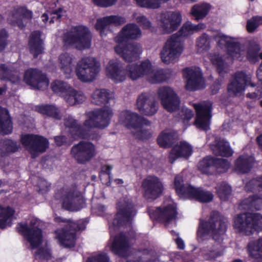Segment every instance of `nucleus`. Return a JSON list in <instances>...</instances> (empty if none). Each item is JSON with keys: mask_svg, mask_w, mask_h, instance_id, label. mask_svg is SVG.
Returning <instances> with one entry per match:
<instances>
[{"mask_svg": "<svg viewBox=\"0 0 262 262\" xmlns=\"http://www.w3.org/2000/svg\"><path fill=\"white\" fill-rule=\"evenodd\" d=\"M122 64L118 59H112L107 64L105 70L107 77L115 83L123 81L126 75L132 80H137L143 76L152 83L165 81L168 78V73L163 69H153L148 60L140 64H128L125 71L122 70Z\"/></svg>", "mask_w": 262, "mask_h": 262, "instance_id": "obj_1", "label": "nucleus"}, {"mask_svg": "<svg viewBox=\"0 0 262 262\" xmlns=\"http://www.w3.org/2000/svg\"><path fill=\"white\" fill-rule=\"evenodd\" d=\"M225 219L218 212H212L208 222L201 221L197 232L199 240L204 241L209 236V245L203 250V255L206 260H214L223 255L225 246L223 235L226 229Z\"/></svg>", "mask_w": 262, "mask_h": 262, "instance_id": "obj_2", "label": "nucleus"}, {"mask_svg": "<svg viewBox=\"0 0 262 262\" xmlns=\"http://www.w3.org/2000/svg\"><path fill=\"white\" fill-rule=\"evenodd\" d=\"M117 207V213L110 227L112 241L111 249L114 253L123 255L130 247L129 238L122 233L115 235V232L121 226H130L136 211L129 198L121 200Z\"/></svg>", "mask_w": 262, "mask_h": 262, "instance_id": "obj_3", "label": "nucleus"}, {"mask_svg": "<svg viewBox=\"0 0 262 262\" xmlns=\"http://www.w3.org/2000/svg\"><path fill=\"white\" fill-rule=\"evenodd\" d=\"M113 115L112 109L108 106H105L88 113L87 119L82 127L79 126L71 116L64 119V124L69 128L70 134L75 139L81 137L93 139L95 137L91 135V129L93 128H104L107 127Z\"/></svg>", "mask_w": 262, "mask_h": 262, "instance_id": "obj_4", "label": "nucleus"}, {"mask_svg": "<svg viewBox=\"0 0 262 262\" xmlns=\"http://www.w3.org/2000/svg\"><path fill=\"white\" fill-rule=\"evenodd\" d=\"M142 32L139 27L135 24L130 23L125 25L115 38L118 45L115 47V52L126 61L136 60L142 52L140 44L135 42L124 45L128 40H136L141 37Z\"/></svg>", "mask_w": 262, "mask_h": 262, "instance_id": "obj_5", "label": "nucleus"}, {"mask_svg": "<svg viewBox=\"0 0 262 262\" xmlns=\"http://www.w3.org/2000/svg\"><path fill=\"white\" fill-rule=\"evenodd\" d=\"M119 121L130 129L140 139H146L151 136L150 122L137 113L129 111H122L119 115Z\"/></svg>", "mask_w": 262, "mask_h": 262, "instance_id": "obj_6", "label": "nucleus"}, {"mask_svg": "<svg viewBox=\"0 0 262 262\" xmlns=\"http://www.w3.org/2000/svg\"><path fill=\"white\" fill-rule=\"evenodd\" d=\"M175 190L180 198L183 199L195 200L201 202H209L213 195L208 191L196 188L188 183H184L182 176L178 175L174 179Z\"/></svg>", "mask_w": 262, "mask_h": 262, "instance_id": "obj_7", "label": "nucleus"}, {"mask_svg": "<svg viewBox=\"0 0 262 262\" xmlns=\"http://www.w3.org/2000/svg\"><path fill=\"white\" fill-rule=\"evenodd\" d=\"M92 34L90 29L83 25L71 28L65 35V43L79 50L88 49L91 45Z\"/></svg>", "mask_w": 262, "mask_h": 262, "instance_id": "obj_8", "label": "nucleus"}, {"mask_svg": "<svg viewBox=\"0 0 262 262\" xmlns=\"http://www.w3.org/2000/svg\"><path fill=\"white\" fill-rule=\"evenodd\" d=\"M100 69V64L96 59L92 57H85L77 62L75 73L78 79L80 81L90 82L97 78Z\"/></svg>", "mask_w": 262, "mask_h": 262, "instance_id": "obj_9", "label": "nucleus"}, {"mask_svg": "<svg viewBox=\"0 0 262 262\" xmlns=\"http://www.w3.org/2000/svg\"><path fill=\"white\" fill-rule=\"evenodd\" d=\"M234 228L242 233L250 235L262 230V215L259 213H243L234 219Z\"/></svg>", "mask_w": 262, "mask_h": 262, "instance_id": "obj_10", "label": "nucleus"}, {"mask_svg": "<svg viewBox=\"0 0 262 262\" xmlns=\"http://www.w3.org/2000/svg\"><path fill=\"white\" fill-rule=\"evenodd\" d=\"M184 50V43L180 36L172 35L166 41L160 55L163 62L166 64L178 61Z\"/></svg>", "mask_w": 262, "mask_h": 262, "instance_id": "obj_11", "label": "nucleus"}, {"mask_svg": "<svg viewBox=\"0 0 262 262\" xmlns=\"http://www.w3.org/2000/svg\"><path fill=\"white\" fill-rule=\"evenodd\" d=\"M215 39L219 46L227 49L232 58L240 60L243 59L245 51L244 47L241 44V39L219 33L215 36Z\"/></svg>", "mask_w": 262, "mask_h": 262, "instance_id": "obj_12", "label": "nucleus"}, {"mask_svg": "<svg viewBox=\"0 0 262 262\" xmlns=\"http://www.w3.org/2000/svg\"><path fill=\"white\" fill-rule=\"evenodd\" d=\"M41 224L40 221L37 219L32 218L29 226L26 224H19L18 226V232L25 236L32 248L37 247L42 242V233L39 229Z\"/></svg>", "mask_w": 262, "mask_h": 262, "instance_id": "obj_13", "label": "nucleus"}, {"mask_svg": "<svg viewBox=\"0 0 262 262\" xmlns=\"http://www.w3.org/2000/svg\"><path fill=\"white\" fill-rule=\"evenodd\" d=\"M143 196L148 200H154L159 198L164 190V185L160 179L154 175L145 178L141 183Z\"/></svg>", "mask_w": 262, "mask_h": 262, "instance_id": "obj_14", "label": "nucleus"}, {"mask_svg": "<svg viewBox=\"0 0 262 262\" xmlns=\"http://www.w3.org/2000/svg\"><path fill=\"white\" fill-rule=\"evenodd\" d=\"M251 79V74L249 73L243 71L236 72L233 79L228 86L229 94L232 96H239L244 93L246 86L254 87L255 84L252 82Z\"/></svg>", "mask_w": 262, "mask_h": 262, "instance_id": "obj_15", "label": "nucleus"}, {"mask_svg": "<svg viewBox=\"0 0 262 262\" xmlns=\"http://www.w3.org/2000/svg\"><path fill=\"white\" fill-rule=\"evenodd\" d=\"M22 145L28 149L33 158L44 152L48 146L47 140L40 136L34 135H25L21 136Z\"/></svg>", "mask_w": 262, "mask_h": 262, "instance_id": "obj_16", "label": "nucleus"}, {"mask_svg": "<svg viewBox=\"0 0 262 262\" xmlns=\"http://www.w3.org/2000/svg\"><path fill=\"white\" fill-rule=\"evenodd\" d=\"M193 106L196 114L195 125L201 129L208 130L211 117L212 103L210 101L203 102L193 103Z\"/></svg>", "mask_w": 262, "mask_h": 262, "instance_id": "obj_17", "label": "nucleus"}, {"mask_svg": "<svg viewBox=\"0 0 262 262\" xmlns=\"http://www.w3.org/2000/svg\"><path fill=\"white\" fill-rule=\"evenodd\" d=\"M62 199V207L71 211L80 210L84 203L82 194L76 188L63 190Z\"/></svg>", "mask_w": 262, "mask_h": 262, "instance_id": "obj_18", "label": "nucleus"}, {"mask_svg": "<svg viewBox=\"0 0 262 262\" xmlns=\"http://www.w3.org/2000/svg\"><path fill=\"white\" fill-rule=\"evenodd\" d=\"M71 154L79 163H84L96 156V150L91 142L81 141L72 147Z\"/></svg>", "mask_w": 262, "mask_h": 262, "instance_id": "obj_19", "label": "nucleus"}, {"mask_svg": "<svg viewBox=\"0 0 262 262\" xmlns=\"http://www.w3.org/2000/svg\"><path fill=\"white\" fill-rule=\"evenodd\" d=\"M158 98L163 107L168 112L177 110L180 106V100L174 91L170 87H161L158 91Z\"/></svg>", "mask_w": 262, "mask_h": 262, "instance_id": "obj_20", "label": "nucleus"}, {"mask_svg": "<svg viewBox=\"0 0 262 262\" xmlns=\"http://www.w3.org/2000/svg\"><path fill=\"white\" fill-rule=\"evenodd\" d=\"M70 230H57L56 231L57 237L61 245L66 247H73L75 244V231L83 230L85 228V224L82 221L78 223L70 222L69 224Z\"/></svg>", "mask_w": 262, "mask_h": 262, "instance_id": "obj_21", "label": "nucleus"}, {"mask_svg": "<svg viewBox=\"0 0 262 262\" xmlns=\"http://www.w3.org/2000/svg\"><path fill=\"white\" fill-rule=\"evenodd\" d=\"M182 21L179 12L169 11L163 13L159 23V26L164 33H170L176 31Z\"/></svg>", "mask_w": 262, "mask_h": 262, "instance_id": "obj_22", "label": "nucleus"}, {"mask_svg": "<svg viewBox=\"0 0 262 262\" xmlns=\"http://www.w3.org/2000/svg\"><path fill=\"white\" fill-rule=\"evenodd\" d=\"M24 80L28 85L39 90L46 89L49 83L46 76L36 69L28 70L25 72Z\"/></svg>", "mask_w": 262, "mask_h": 262, "instance_id": "obj_23", "label": "nucleus"}, {"mask_svg": "<svg viewBox=\"0 0 262 262\" xmlns=\"http://www.w3.org/2000/svg\"><path fill=\"white\" fill-rule=\"evenodd\" d=\"M187 78L186 89L193 91L203 88L204 80L202 78V73L199 68H187L185 70Z\"/></svg>", "mask_w": 262, "mask_h": 262, "instance_id": "obj_24", "label": "nucleus"}, {"mask_svg": "<svg viewBox=\"0 0 262 262\" xmlns=\"http://www.w3.org/2000/svg\"><path fill=\"white\" fill-rule=\"evenodd\" d=\"M192 153V147L186 142H181L174 145L168 156V161L173 163L177 159H187Z\"/></svg>", "mask_w": 262, "mask_h": 262, "instance_id": "obj_25", "label": "nucleus"}, {"mask_svg": "<svg viewBox=\"0 0 262 262\" xmlns=\"http://www.w3.org/2000/svg\"><path fill=\"white\" fill-rule=\"evenodd\" d=\"M32 12L26 8L18 7L14 8L11 12L8 17V20L10 23L14 25H16L19 28H23L24 26V24L22 19L26 18L30 19L32 18Z\"/></svg>", "mask_w": 262, "mask_h": 262, "instance_id": "obj_26", "label": "nucleus"}, {"mask_svg": "<svg viewBox=\"0 0 262 262\" xmlns=\"http://www.w3.org/2000/svg\"><path fill=\"white\" fill-rule=\"evenodd\" d=\"M126 22L124 17L118 15H111L99 18L95 24L96 29L99 31L101 36H103V30L111 25H121Z\"/></svg>", "mask_w": 262, "mask_h": 262, "instance_id": "obj_27", "label": "nucleus"}, {"mask_svg": "<svg viewBox=\"0 0 262 262\" xmlns=\"http://www.w3.org/2000/svg\"><path fill=\"white\" fill-rule=\"evenodd\" d=\"M176 209L174 204L169 205L162 209L158 208L156 210L154 219L159 220L165 224L168 223L175 219L177 215Z\"/></svg>", "mask_w": 262, "mask_h": 262, "instance_id": "obj_28", "label": "nucleus"}, {"mask_svg": "<svg viewBox=\"0 0 262 262\" xmlns=\"http://www.w3.org/2000/svg\"><path fill=\"white\" fill-rule=\"evenodd\" d=\"M59 67L67 78H70L73 73L74 62L73 56L68 53H63L58 57Z\"/></svg>", "mask_w": 262, "mask_h": 262, "instance_id": "obj_29", "label": "nucleus"}, {"mask_svg": "<svg viewBox=\"0 0 262 262\" xmlns=\"http://www.w3.org/2000/svg\"><path fill=\"white\" fill-rule=\"evenodd\" d=\"M63 99L68 105L73 106L82 103L85 101L86 96L81 91L71 86L67 93L64 94Z\"/></svg>", "mask_w": 262, "mask_h": 262, "instance_id": "obj_30", "label": "nucleus"}, {"mask_svg": "<svg viewBox=\"0 0 262 262\" xmlns=\"http://www.w3.org/2000/svg\"><path fill=\"white\" fill-rule=\"evenodd\" d=\"M247 250L249 256L254 259L253 262H262V238L249 242Z\"/></svg>", "mask_w": 262, "mask_h": 262, "instance_id": "obj_31", "label": "nucleus"}, {"mask_svg": "<svg viewBox=\"0 0 262 262\" xmlns=\"http://www.w3.org/2000/svg\"><path fill=\"white\" fill-rule=\"evenodd\" d=\"M92 102L97 104L107 103L114 98V93L106 89H96L92 95Z\"/></svg>", "mask_w": 262, "mask_h": 262, "instance_id": "obj_32", "label": "nucleus"}, {"mask_svg": "<svg viewBox=\"0 0 262 262\" xmlns=\"http://www.w3.org/2000/svg\"><path fill=\"white\" fill-rule=\"evenodd\" d=\"M211 148L213 152L216 155L228 157L233 154L229 142L224 139L216 140Z\"/></svg>", "mask_w": 262, "mask_h": 262, "instance_id": "obj_33", "label": "nucleus"}, {"mask_svg": "<svg viewBox=\"0 0 262 262\" xmlns=\"http://www.w3.org/2000/svg\"><path fill=\"white\" fill-rule=\"evenodd\" d=\"M14 210L6 206L0 205V228L4 229L11 225L14 219Z\"/></svg>", "mask_w": 262, "mask_h": 262, "instance_id": "obj_34", "label": "nucleus"}, {"mask_svg": "<svg viewBox=\"0 0 262 262\" xmlns=\"http://www.w3.org/2000/svg\"><path fill=\"white\" fill-rule=\"evenodd\" d=\"M207 57L211 62L216 67L217 72L220 74L227 72V64L231 62V59H228L225 60L222 57L214 53H210Z\"/></svg>", "mask_w": 262, "mask_h": 262, "instance_id": "obj_35", "label": "nucleus"}, {"mask_svg": "<svg viewBox=\"0 0 262 262\" xmlns=\"http://www.w3.org/2000/svg\"><path fill=\"white\" fill-rule=\"evenodd\" d=\"M12 130V125L8 111L0 107V134H8Z\"/></svg>", "mask_w": 262, "mask_h": 262, "instance_id": "obj_36", "label": "nucleus"}, {"mask_svg": "<svg viewBox=\"0 0 262 262\" xmlns=\"http://www.w3.org/2000/svg\"><path fill=\"white\" fill-rule=\"evenodd\" d=\"M42 44L40 32H33L30 36L29 46L31 52L35 57L42 53L43 51Z\"/></svg>", "mask_w": 262, "mask_h": 262, "instance_id": "obj_37", "label": "nucleus"}, {"mask_svg": "<svg viewBox=\"0 0 262 262\" xmlns=\"http://www.w3.org/2000/svg\"><path fill=\"white\" fill-rule=\"evenodd\" d=\"M177 138L176 132L170 129H165L159 134L157 142L161 147H167L172 144Z\"/></svg>", "mask_w": 262, "mask_h": 262, "instance_id": "obj_38", "label": "nucleus"}, {"mask_svg": "<svg viewBox=\"0 0 262 262\" xmlns=\"http://www.w3.org/2000/svg\"><path fill=\"white\" fill-rule=\"evenodd\" d=\"M253 157L247 155L242 156L236 161L235 169L242 173L247 172L250 169L253 163Z\"/></svg>", "mask_w": 262, "mask_h": 262, "instance_id": "obj_39", "label": "nucleus"}, {"mask_svg": "<svg viewBox=\"0 0 262 262\" xmlns=\"http://www.w3.org/2000/svg\"><path fill=\"white\" fill-rule=\"evenodd\" d=\"M214 158L206 157L199 162L198 169L203 173L210 174L214 170Z\"/></svg>", "mask_w": 262, "mask_h": 262, "instance_id": "obj_40", "label": "nucleus"}, {"mask_svg": "<svg viewBox=\"0 0 262 262\" xmlns=\"http://www.w3.org/2000/svg\"><path fill=\"white\" fill-rule=\"evenodd\" d=\"M249 49L247 52V58L251 62L255 63L258 60V52L260 50L257 40L252 39L249 42Z\"/></svg>", "mask_w": 262, "mask_h": 262, "instance_id": "obj_41", "label": "nucleus"}, {"mask_svg": "<svg viewBox=\"0 0 262 262\" xmlns=\"http://www.w3.org/2000/svg\"><path fill=\"white\" fill-rule=\"evenodd\" d=\"M38 111L43 115L52 117L55 119L61 117L59 111L53 105H41L38 107Z\"/></svg>", "mask_w": 262, "mask_h": 262, "instance_id": "obj_42", "label": "nucleus"}, {"mask_svg": "<svg viewBox=\"0 0 262 262\" xmlns=\"http://www.w3.org/2000/svg\"><path fill=\"white\" fill-rule=\"evenodd\" d=\"M209 9L210 6L207 4L195 5L192 7L191 13L196 19L199 20L204 17Z\"/></svg>", "mask_w": 262, "mask_h": 262, "instance_id": "obj_43", "label": "nucleus"}, {"mask_svg": "<svg viewBox=\"0 0 262 262\" xmlns=\"http://www.w3.org/2000/svg\"><path fill=\"white\" fill-rule=\"evenodd\" d=\"M0 76L3 79L8 78L12 83H16L20 80L17 72L13 74L12 71L4 64L0 66Z\"/></svg>", "mask_w": 262, "mask_h": 262, "instance_id": "obj_44", "label": "nucleus"}, {"mask_svg": "<svg viewBox=\"0 0 262 262\" xmlns=\"http://www.w3.org/2000/svg\"><path fill=\"white\" fill-rule=\"evenodd\" d=\"M210 49L209 37L204 34L198 38L196 41V51L199 53H204Z\"/></svg>", "mask_w": 262, "mask_h": 262, "instance_id": "obj_45", "label": "nucleus"}, {"mask_svg": "<svg viewBox=\"0 0 262 262\" xmlns=\"http://www.w3.org/2000/svg\"><path fill=\"white\" fill-rule=\"evenodd\" d=\"M158 107V103L155 99H154L151 103H148L137 110L143 115L150 116L154 115L157 112Z\"/></svg>", "mask_w": 262, "mask_h": 262, "instance_id": "obj_46", "label": "nucleus"}, {"mask_svg": "<svg viewBox=\"0 0 262 262\" xmlns=\"http://www.w3.org/2000/svg\"><path fill=\"white\" fill-rule=\"evenodd\" d=\"M71 86L67 83L59 80H56L51 84L52 90L60 95L63 98L64 94L67 93Z\"/></svg>", "mask_w": 262, "mask_h": 262, "instance_id": "obj_47", "label": "nucleus"}, {"mask_svg": "<svg viewBox=\"0 0 262 262\" xmlns=\"http://www.w3.org/2000/svg\"><path fill=\"white\" fill-rule=\"evenodd\" d=\"M244 205L247 206L244 207L245 209H251L254 208L257 210H259L262 207V196H254L250 197L243 202Z\"/></svg>", "mask_w": 262, "mask_h": 262, "instance_id": "obj_48", "label": "nucleus"}, {"mask_svg": "<svg viewBox=\"0 0 262 262\" xmlns=\"http://www.w3.org/2000/svg\"><path fill=\"white\" fill-rule=\"evenodd\" d=\"M216 189L219 196L222 200H227L231 194V187L225 182L219 183Z\"/></svg>", "mask_w": 262, "mask_h": 262, "instance_id": "obj_49", "label": "nucleus"}, {"mask_svg": "<svg viewBox=\"0 0 262 262\" xmlns=\"http://www.w3.org/2000/svg\"><path fill=\"white\" fill-rule=\"evenodd\" d=\"M18 149L16 143L10 140L0 142V154L5 155L10 152H14Z\"/></svg>", "mask_w": 262, "mask_h": 262, "instance_id": "obj_50", "label": "nucleus"}, {"mask_svg": "<svg viewBox=\"0 0 262 262\" xmlns=\"http://www.w3.org/2000/svg\"><path fill=\"white\" fill-rule=\"evenodd\" d=\"M155 98L149 93H143L139 95L136 101V108L138 110L139 108L144 107L149 103H151Z\"/></svg>", "mask_w": 262, "mask_h": 262, "instance_id": "obj_51", "label": "nucleus"}, {"mask_svg": "<svg viewBox=\"0 0 262 262\" xmlns=\"http://www.w3.org/2000/svg\"><path fill=\"white\" fill-rule=\"evenodd\" d=\"M261 24H262V17L254 16L247 21V31L249 32H252Z\"/></svg>", "mask_w": 262, "mask_h": 262, "instance_id": "obj_52", "label": "nucleus"}, {"mask_svg": "<svg viewBox=\"0 0 262 262\" xmlns=\"http://www.w3.org/2000/svg\"><path fill=\"white\" fill-rule=\"evenodd\" d=\"M134 17L136 22L144 29H150L151 28L150 21L145 16L141 14H134Z\"/></svg>", "mask_w": 262, "mask_h": 262, "instance_id": "obj_53", "label": "nucleus"}, {"mask_svg": "<svg viewBox=\"0 0 262 262\" xmlns=\"http://www.w3.org/2000/svg\"><path fill=\"white\" fill-rule=\"evenodd\" d=\"M157 259V253L154 251H150L144 252L139 259L134 261L130 260L128 262H155Z\"/></svg>", "mask_w": 262, "mask_h": 262, "instance_id": "obj_54", "label": "nucleus"}, {"mask_svg": "<svg viewBox=\"0 0 262 262\" xmlns=\"http://www.w3.org/2000/svg\"><path fill=\"white\" fill-rule=\"evenodd\" d=\"M230 167L229 162L222 158L214 159V168L215 167L220 172L226 171Z\"/></svg>", "mask_w": 262, "mask_h": 262, "instance_id": "obj_55", "label": "nucleus"}, {"mask_svg": "<svg viewBox=\"0 0 262 262\" xmlns=\"http://www.w3.org/2000/svg\"><path fill=\"white\" fill-rule=\"evenodd\" d=\"M179 33L182 36H187L193 34L194 30H193L191 23L188 21L183 24L179 31Z\"/></svg>", "mask_w": 262, "mask_h": 262, "instance_id": "obj_56", "label": "nucleus"}, {"mask_svg": "<svg viewBox=\"0 0 262 262\" xmlns=\"http://www.w3.org/2000/svg\"><path fill=\"white\" fill-rule=\"evenodd\" d=\"M109 259L105 254H98L89 257L87 262H108Z\"/></svg>", "mask_w": 262, "mask_h": 262, "instance_id": "obj_57", "label": "nucleus"}, {"mask_svg": "<svg viewBox=\"0 0 262 262\" xmlns=\"http://www.w3.org/2000/svg\"><path fill=\"white\" fill-rule=\"evenodd\" d=\"M36 256L40 259H44L47 261L51 258V254L49 249L47 248L45 249H40L36 253Z\"/></svg>", "mask_w": 262, "mask_h": 262, "instance_id": "obj_58", "label": "nucleus"}, {"mask_svg": "<svg viewBox=\"0 0 262 262\" xmlns=\"http://www.w3.org/2000/svg\"><path fill=\"white\" fill-rule=\"evenodd\" d=\"M63 10L61 8H59L53 11L52 12L49 13L50 15V24L53 23L54 20L58 19L63 14Z\"/></svg>", "mask_w": 262, "mask_h": 262, "instance_id": "obj_59", "label": "nucleus"}, {"mask_svg": "<svg viewBox=\"0 0 262 262\" xmlns=\"http://www.w3.org/2000/svg\"><path fill=\"white\" fill-rule=\"evenodd\" d=\"M181 114V116L182 119L184 120V123H185L186 121L191 119L193 116V113L192 111L187 108H183Z\"/></svg>", "mask_w": 262, "mask_h": 262, "instance_id": "obj_60", "label": "nucleus"}, {"mask_svg": "<svg viewBox=\"0 0 262 262\" xmlns=\"http://www.w3.org/2000/svg\"><path fill=\"white\" fill-rule=\"evenodd\" d=\"M94 3L101 7H109L115 3L117 0H93Z\"/></svg>", "mask_w": 262, "mask_h": 262, "instance_id": "obj_61", "label": "nucleus"}, {"mask_svg": "<svg viewBox=\"0 0 262 262\" xmlns=\"http://www.w3.org/2000/svg\"><path fill=\"white\" fill-rule=\"evenodd\" d=\"M7 36V33L5 30H0V51L5 48Z\"/></svg>", "mask_w": 262, "mask_h": 262, "instance_id": "obj_62", "label": "nucleus"}, {"mask_svg": "<svg viewBox=\"0 0 262 262\" xmlns=\"http://www.w3.org/2000/svg\"><path fill=\"white\" fill-rule=\"evenodd\" d=\"M65 137L64 136H58L55 137L56 144L58 145H61L65 142Z\"/></svg>", "mask_w": 262, "mask_h": 262, "instance_id": "obj_63", "label": "nucleus"}, {"mask_svg": "<svg viewBox=\"0 0 262 262\" xmlns=\"http://www.w3.org/2000/svg\"><path fill=\"white\" fill-rule=\"evenodd\" d=\"M251 184H254L262 189V177L257 180H253L250 183Z\"/></svg>", "mask_w": 262, "mask_h": 262, "instance_id": "obj_64", "label": "nucleus"}]
</instances>
